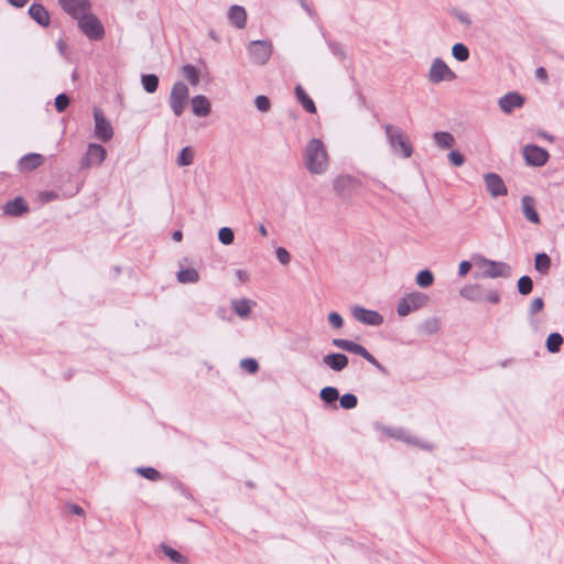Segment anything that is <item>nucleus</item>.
Returning a JSON list of instances; mask_svg holds the SVG:
<instances>
[{
	"label": "nucleus",
	"instance_id": "obj_56",
	"mask_svg": "<svg viewBox=\"0 0 564 564\" xmlns=\"http://www.w3.org/2000/svg\"><path fill=\"white\" fill-rule=\"evenodd\" d=\"M236 276L240 280V282H246L249 279V274L247 271L238 269L236 270Z\"/></svg>",
	"mask_w": 564,
	"mask_h": 564
},
{
	"label": "nucleus",
	"instance_id": "obj_11",
	"mask_svg": "<svg viewBox=\"0 0 564 564\" xmlns=\"http://www.w3.org/2000/svg\"><path fill=\"white\" fill-rule=\"evenodd\" d=\"M359 185V181L350 175H339L334 180V189L343 199L350 198Z\"/></svg>",
	"mask_w": 564,
	"mask_h": 564
},
{
	"label": "nucleus",
	"instance_id": "obj_54",
	"mask_svg": "<svg viewBox=\"0 0 564 564\" xmlns=\"http://www.w3.org/2000/svg\"><path fill=\"white\" fill-rule=\"evenodd\" d=\"M486 299L492 304H498L500 302V294L497 290H494L486 295Z\"/></svg>",
	"mask_w": 564,
	"mask_h": 564
},
{
	"label": "nucleus",
	"instance_id": "obj_45",
	"mask_svg": "<svg viewBox=\"0 0 564 564\" xmlns=\"http://www.w3.org/2000/svg\"><path fill=\"white\" fill-rule=\"evenodd\" d=\"M69 102H70V99L66 94H64V93L58 94L55 97V102H54L56 111L59 113L64 112L67 109V107L69 106Z\"/></svg>",
	"mask_w": 564,
	"mask_h": 564
},
{
	"label": "nucleus",
	"instance_id": "obj_35",
	"mask_svg": "<svg viewBox=\"0 0 564 564\" xmlns=\"http://www.w3.org/2000/svg\"><path fill=\"white\" fill-rule=\"evenodd\" d=\"M182 74L191 85L196 86L199 83V70L196 66L185 64L182 68Z\"/></svg>",
	"mask_w": 564,
	"mask_h": 564
},
{
	"label": "nucleus",
	"instance_id": "obj_39",
	"mask_svg": "<svg viewBox=\"0 0 564 564\" xmlns=\"http://www.w3.org/2000/svg\"><path fill=\"white\" fill-rule=\"evenodd\" d=\"M194 161V151L189 147H184L177 156V164L180 166H188Z\"/></svg>",
	"mask_w": 564,
	"mask_h": 564
},
{
	"label": "nucleus",
	"instance_id": "obj_47",
	"mask_svg": "<svg viewBox=\"0 0 564 564\" xmlns=\"http://www.w3.org/2000/svg\"><path fill=\"white\" fill-rule=\"evenodd\" d=\"M240 366L249 373H256L259 370V364L253 358L242 359Z\"/></svg>",
	"mask_w": 564,
	"mask_h": 564
},
{
	"label": "nucleus",
	"instance_id": "obj_38",
	"mask_svg": "<svg viewBox=\"0 0 564 564\" xmlns=\"http://www.w3.org/2000/svg\"><path fill=\"white\" fill-rule=\"evenodd\" d=\"M452 55L458 62H466L469 58V50L463 43H456L452 47Z\"/></svg>",
	"mask_w": 564,
	"mask_h": 564
},
{
	"label": "nucleus",
	"instance_id": "obj_7",
	"mask_svg": "<svg viewBox=\"0 0 564 564\" xmlns=\"http://www.w3.org/2000/svg\"><path fill=\"white\" fill-rule=\"evenodd\" d=\"M95 128V137L101 142H108L113 137V128L111 122L105 117L104 111L99 107L93 109Z\"/></svg>",
	"mask_w": 564,
	"mask_h": 564
},
{
	"label": "nucleus",
	"instance_id": "obj_49",
	"mask_svg": "<svg viewBox=\"0 0 564 564\" xmlns=\"http://www.w3.org/2000/svg\"><path fill=\"white\" fill-rule=\"evenodd\" d=\"M448 160L454 166H460L465 162L464 155L456 150H453L448 153Z\"/></svg>",
	"mask_w": 564,
	"mask_h": 564
},
{
	"label": "nucleus",
	"instance_id": "obj_27",
	"mask_svg": "<svg viewBox=\"0 0 564 564\" xmlns=\"http://www.w3.org/2000/svg\"><path fill=\"white\" fill-rule=\"evenodd\" d=\"M231 308L239 317H247L251 312V301L248 299L234 300Z\"/></svg>",
	"mask_w": 564,
	"mask_h": 564
},
{
	"label": "nucleus",
	"instance_id": "obj_15",
	"mask_svg": "<svg viewBox=\"0 0 564 564\" xmlns=\"http://www.w3.org/2000/svg\"><path fill=\"white\" fill-rule=\"evenodd\" d=\"M352 316L360 323L370 326H379L383 323V317L380 313L372 310H367L361 306L352 307Z\"/></svg>",
	"mask_w": 564,
	"mask_h": 564
},
{
	"label": "nucleus",
	"instance_id": "obj_6",
	"mask_svg": "<svg viewBox=\"0 0 564 564\" xmlns=\"http://www.w3.org/2000/svg\"><path fill=\"white\" fill-rule=\"evenodd\" d=\"M79 30L93 41H99L105 36V30L101 22L94 14L86 13L78 20Z\"/></svg>",
	"mask_w": 564,
	"mask_h": 564
},
{
	"label": "nucleus",
	"instance_id": "obj_26",
	"mask_svg": "<svg viewBox=\"0 0 564 564\" xmlns=\"http://www.w3.org/2000/svg\"><path fill=\"white\" fill-rule=\"evenodd\" d=\"M460 296L469 301L478 302L482 300V291L478 284L466 285L459 291Z\"/></svg>",
	"mask_w": 564,
	"mask_h": 564
},
{
	"label": "nucleus",
	"instance_id": "obj_42",
	"mask_svg": "<svg viewBox=\"0 0 564 564\" xmlns=\"http://www.w3.org/2000/svg\"><path fill=\"white\" fill-rule=\"evenodd\" d=\"M392 436L398 440H401L408 444H414V445L421 446L420 442L415 437L406 435L403 430H398L394 434H392ZM422 447L425 449H430V451L433 448L432 445H422Z\"/></svg>",
	"mask_w": 564,
	"mask_h": 564
},
{
	"label": "nucleus",
	"instance_id": "obj_30",
	"mask_svg": "<svg viewBox=\"0 0 564 564\" xmlns=\"http://www.w3.org/2000/svg\"><path fill=\"white\" fill-rule=\"evenodd\" d=\"M178 282L186 283H196L199 280V273L194 268L182 269L177 272Z\"/></svg>",
	"mask_w": 564,
	"mask_h": 564
},
{
	"label": "nucleus",
	"instance_id": "obj_57",
	"mask_svg": "<svg viewBox=\"0 0 564 564\" xmlns=\"http://www.w3.org/2000/svg\"><path fill=\"white\" fill-rule=\"evenodd\" d=\"M69 510L72 513L77 514V516L84 514V509L80 506L75 505V503L69 506Z\"/></svg>",
	"mask_w": 564,
	"mask_h": 564
},
{
	"label": "nucleus",
	"instance_id": "obj_63",
	"mask_svg": "<svg viewBox=\"0 0 564 564\" xmlns=\"http://www.w3.org/2000/svg\"><path fill=\"white\" fill-rule=\"evenodd\" d=\"M57 47H58V51H59L62 54H64L65 43H64V41H63V40H59V41L57 42Z\"/></svg>",
	"mask_w": 564,
	"mask_h": 564
},
{
	"label": "nucleus",
	"instance_id": "obj_9",
	"mask_svg": "<svg viewBox=\"0 0 564 564\" xmlns=\"http://www.w3.org/2000/svg\"><path fill=\"white\" fill-rule=\"evenodd\" d=\"M250 57L254 64L264 65L271 57L272 45L268 41H252L248 47Z\"/></svg>",
	"mask_w": 564,
	"mask_h": 564
},
{
	"label": "nucleus",
	"instance_id": "obj_37",
	"mask_svg": "<svg viewBox=\"0 0 564 564\" xmlns=\"http://www.w3.org/2000/svg\"><path fill=\"white\" fill-rule=\"evenodd\" d=\"M323 402L330 404L339 399V392L335 387H325L319 392Z\"/></svg>",
	"mask_w": 564,
	"mask_h": 564
},
{
	"label": "nucleus",
	"instance_id": "obj_52",
	"mask_svg": "<svg viewBox=\"0 0 564 564\" xmlns=\"http://www.w3.org/2000/svg\"><path fill=\"white\" fill-rule=\"evenodd\" d=\"M470 268H471V263L469 261H467V260L462 261L458 267V275L459 276L466 275L469 272Z\"/></svg>",
	"mask_w": 564,
	"mask_h": 564
},
{
	"label": "nucleus",
	"instance_id": "obj_1",
	"mask_svg": "<svg viewBox=\"0 0 564 564\" xmlns=\"http://www.w3.org/2000/svg\"><path fill=\"white\" fill-rule=\"evenodd\" d=\"M304 161L311 174H322L328 166V154L321 139H311L304 151Z\"/></svg>",
	"mask_w": 564,
	"mask_h": 564
},
{
	"label": "nucleus",
	"instance_id": "obj_18",
	"mask_svg": "<svg viewBox=\"0 0 564 564\" xmlns=\"http://www.w3.org/2000/svg\"><path fill=\"white\" fill-rule=\"evenodd\" d=\"M485 264L487 265L484 271V275L486 278H508L511 275V267L506 262L494 261V260H485Z\"/></svg>",
	"mask_w": 564,
	"mask_h": 564
},
{
	"label": "nucleus",
	"instance_id": "obj_61",
	"mask_svg": "<svg viewBox=\"0 0 564 564\" xmlns=\"http://www.w3.org/2000/svg\"><path fill=\"white\" fill-rule=\"evenodd\" d=\"M258 230H259V234L262 237H267L268 236V230H267V228H265V226L263 224L259 225Z\"/></svg>",
	"mask_w": 564,
	"mask_h": 564
},
{
	"label": "nucleus",
	"instance_id": "obj_19",
	"mask_svg": "<svg viewBox=\"0 0 564 564\" xmlns=\"http://www.w3.org/2000/svg\"><path fill=\"white\" fill-rule=\"evenodd\" d=\"M28 14L40 26L47 28L51 22L50 12L42 4L34 2L29 7Z\"/></svg>",
	"mask_w": 564,
	"mask_h": 564
},
{
	"label": "nucleus",
	"instance_id": "obj_58",
	"mask_svg": "<svg viewBox=\"0 0 564 564\" xmlns=\"http://www.w3.org/2000/svg\"><path fill=\"white\" fill-rule=\"evenodd\" d=\"M30 0H8L14 8H23Z\"/></svg>",
	"mask_w": 564,
	"mask_h": 564
},
{
	"label": "nucleus",
	"instance_id": "obj_36",
	"mask_svg": "<svg viewBox=\"0 0 564 564\" xmlns=\"http://www.w3.org/2000/svg\"><path fill=\"white\" fill-rule=\"evenodd\" d=\"M415 282L421 288H429L434 282V275L429 269L421 270L416 274Z\"/></svg>",
	"mask_w": 564,
	"mask_h": 564
},
{
	"label": "nucleus",
	"instance_id": "obj_62",
	"mask_svg": "<svg viewBox=\"0 0 564 564\" xmlns=\"http://www.w3.org/2000/svg\"><path fill=\"white\" fill-rule=\"evenodd\" d=\"M539 134H540L542 138H544V139H546V140H549V141H553V140H554V137H553V135H551V134H549L547 132L541 131V132H539Z\"/></svg>",
	"mask_w": 564,
	"mask_h": 564
},
{
	"label": "nucleus",
	"instance_id": "obj_23",
	"mask_svg": "<svg viewBox=\"0 0 564 564\" xmlns=\"http://www.w3.org/2000/svg\"><path fill=\"white\" fill-rule=\"evenodd\" d=\"M228 19L237 29H245L247 24V12L241 6H231L228 12Z\"/></svg>",
	"mask_w": 564,
	"mask_h": 564
},
{
	"label": "nucleus",
	"instance_id": "obj_55",
	"mask_svg": "<svg viewBox=\"0 0 564 564\" xmlns=\"http://www.w3.org/2000/svg\"><path fill=\"white\" fill-rule=\"evenodd\" d=\"M535 77L538 79H540L541 82H546L549 76H547V72L544 67L540 66L535 69Z\"/></svg>",
	"mask_w": 564,
	"mask_h": 564
},
{
	"label": "nucleus",
	"instance_id": "obj_14",
	"mask_svg": "<svg viewBox=\"0 0 564 564\" xmlns=\"http://www.w3.org/2000/svg\"><path fill=\"white\" fill-rule=\"evenodd\" d=\"M484 181L487 192L492 197L505 196L508 194V188L499 174L494 172L486 173L484 175Z\"/></svg>",
	"mask_w": 564,
	"mask_h": 564
},
{
	"label": "nucleus",
	"instance_id": "obj_17",
	"mask_svg": "<svg viewBox=\"0 0 564 564\" xmlns=\"http://www.w3.org/2000/svg\"><path fill=\"white\" fill-rule=\"evenodd\" d=\"M29 212L30 207L22 196L8 200L2 207V213L6 216L20 217Z\"/></svg>",
	"mask_w": 564,
	"mask_h": 564
},
{
	"label": "nucleus",
	"instance_id": "obj_59",
	"mask_svg": "<svg viewBox=\"0 0 564 564\" xmlns=\"http://www.w3.org/2000/svg\"><path fill=\"white\" fill-rule=\"evenodd\" d=\"M182 238H183V234H182V231H181V230H175V231H173V232H172V239H173L174 241H177V242H178V241H181V240H182Z\"/></svg>",
	"mask_w": 564,
	"mask_h": 564
},
{
	"label": "nucleus",
	"instance_id": "obj_25",
	"mask_svg": "<svg viewBox=\"0 0 564 564\" xmlns=\"http://www.w3.org/2000/svg\"><path fill=\"white\" fill-rule=\"evenodd\" d=\"M297 101L308 113H316L317 109L313 99L306 94L302 85L297 84L294 89Z\"/></svg>",
	"mask_w": 564,
	"mask_h": 564
},
{
	"label": "nucleus",
	"instance_id": "obj_10",
	"mask_svg": "<svg viewBox=\"0 0 564 564\" xmlns=\"http://www.w3.org/2000/svg\"><path fill=\"white\" fill-rule=\"evenodd\" d=\"M456 74L447 66V64L441 58L436 57L430 68L429 79L433 84H438L443 80H454Z\"/></svg>",
	"mask_w": 564,
	"mask_h": 564
},
{
	"label": "nucleus",
	"instance_id": "obj_41",
	"mask_svg": "<svg viewBox=\"0 0 564 564\" xmlns=\"http://www.w3.org/2000/svg\"><path fill=\"white\" fill-rule=\"evenodd\" d=\"M517 286H518V292L521 295H528L533 290V281H532V279L529 275H522L518 280Z\"/></svg>",
	"mask_w": 564,
	"mask_h": 564
},
{
	"label": "nucleus",
	"instance_id": "obj_20",
	"mask_svg": "<svg viewBox=\"0 0 564 564\" xmlns=\"http://www.w3.org/2000/svg\"><path fill=\"white\" fill-rule=\"evenodd\" d=\"M348 362V357L341 352H332L323 357V364L337 372L344 370Z\"/></svg>",
	"mask_w": 564,
	"mask_h": 564
},
{
	"label": "nucleus",
	"instance_id": "obj_12",
	"mask_svg": "<svg viewBox=\"0 0 564 564\" xmlns=\"http://www.w3.org/2000/svg\"><path fill=\"white\" fill-rule=\"evenodd\" d=\"M523 158L528 165L540 167L547 162L550 155L545 149L539 145L527 144L523 148Z\"/></svg>",
	"mask_w": 564,
	"mask_h": 564
},
{
	"label": "nucleus",
	"instance_id": "obj_46",
	"mask_svg": "<svg viewBox=\"0 0 564 564\" xmlns=\"http://www.w3.org/2000/svg\"><path fill=\"white\" fill-rule=\"evenodd\" d=\"M256 108L261 112H267L270 110L271 102L270 99L264 95H259L254 99Z\"/></svg>",
	"mask_w": 564,
	"mask_h": 564
},
{
	"label": "nucleus",
	"instance_id": "obj_53",
	"mask_svg": "<svg viewBox=\"0 0 564 564\" xmlns=\"http://www.w3.org/2000/svg\"><path fill=\"white\" fill-rule=\"evenodd\" d=\"M456 18L460 23H463L467 26H469L471 24V20L469 19L468 14L463 11L456 12Z\"/></svg>",
	"mask_w": 564,
	"mask_h": 564
},
{
	"label": "nucleus",
	"instance_id": "obj_32",
	"mask_svg": "<svg viewBox=\"0 0 564 564\" xmlns=\"http://www.w3.org/2000/svg\"><path fill=\"white\" fill-rule=\"evenodd\" d=\"M441 319L436 316L426 318L420 326L421 330L426 335L437 334L441 329Z\"/></svg>",
	"mask_w": 564,
	"mask_h": 564
},
{
	"label": "nucleus",
	"instance_id": "obj_5",
	"mask_svg": "<svg viewBox=\"0 0 564 564\" xmlns=\"http://www.w3.org/2000/svg\"><path fill=\"white\" fill-rule=\"evenodd\" d=\"M429 302V296L422 292H411L403 296L397 306V313L399 316H406L411 312L416 311L425 306Z\"/></svg>",
	"mask_w": 564,
	"mask_h": 564
},
{
	"label": "nucleus",
	"instance_id": "obj_13",
	"mask_svg": "<svg viewBox=\"0 0 564 564\" xmlns=\"http://www.w3.org/2000/svg\"><path fill=\"white\" fill-rule=\"evenodd\" d=\"M61 8L73 19L78 20L89 13L91 4L89 0H57Z\"/></svg>",
	"mask_w": 564,
	"mask_h": 564
},
{
	"label": "nucleus",
	"instance_id": "obj_40",
	"mask_svg": "<svg viewBox=\"0 0 564 564\" xmlns=\"http://www.w3.org/2000/svg\"><path fill=\"white\" fill-rule=\"evenodd\" d=\"M135 473L151 481H156L161 479L160 471L154 467H138L135 468Z\"/></svg>",
	"mask_w": 564,
	"mask_h": 564
},
{
	"label": "nucleus",
	"instance_id": "obj_60",
	"mask_svg": "<svg viewBox=\"0 0 564 564\" xmlns=\"http://www.w3.org/2000/svg\"><path fill=\"white\" fill-rule=\"evenodd\" d=\"M300 2L302 8L305 9L310 15H313L314 11L310 8V6L304 0H300Z\"/></svg>",
	"mask_w": 564,
	"mask_h": 564
},
{
	"label": "nucleus",
	"instance_id": "obj_43",
	"mask_svg": "<svg viewBox=\"0 0 564 564\" xmlns=\"http://www.w3.org/2000/svg\"><path fill=\"white\" fill-rule=\"evenodd\" d=\"M340 406L345 410H351L357 406L358 399L354 393H345L339 398Z\"/></svg>",
	"mask_w": 564,
	"mask_h": 564
},
{
	"label": "nucleus",
	"instance_id": "obj_8",
	"mask_svg": "<svg viewBox=\"0 0 564 564\" xmlns=\"http://www.w3.org/2000/svg\"><path fill=\"white\" fill-rule=\"evenodd\" d=\"M107 151L98 143H89L86 149L85 155L80 159V170H87L91 166H99L106 160Z\"/></svg>",
	"mask_w": 564,
	"mask_h": 564
},
{
	"label": "nucleus",
	"instance_id": "obj_31",
	"mask_svg": "<svg viewBox=\"0 0 564 564\" xmlns=\"http://www.w3.org/2000/svg\"><path fill=\"white\" fill-rule=\"evenodd\" d=\"M564 343V338L560 333H551L546 338V349L551 354L558 352Z\"/></svg>",
	"mask_w": 564,
	"mask_h": 564
},
{
	"label": "nucleus",
	"instance_id": "obj_24",
	"mask_svg": "<svg viewBox=\"0 0 564 564\" xmlns=\"http://www.w3.org/2000/svg\"><path fill=\"white\" fill-rule=\"evenodd\" d=\"M210 102L203 96L197 95L192 98V111L197 117H206L210 113Z\"/></svg>",
	"mask_w": 564,
	"mask_h": 564
},
{
	"label": "nucleus",
	"instance_id": "obj_3",
	"mask_svg": "<svg viewBox=\"0 0 564 564\" xmlns=\"http://www.w3.org/2000/svg\"><path fill=\"white\" fill-rule=\"evenodd\" d=\"M332 344L339 349L362 357L369 364L375 366L381 373L386 376L389 373L388 369L381 365L362 345L344 338H334Z\"/></svg>",
	"mask_w": 564,
	"mask_h": 564
},
{
	"label": "nucleus",
	"instance_id": "obj_16",
	"mask_svg": "<svg viewBox=\"0 0 564 564\" xmlns=\"http://www.w3.org/2000/svg\"><path fill=\"white\" fill-rule=\"evenodd\" d=\"M525 98L518 91H509L499 99V107L505 113H511L516 108H521Z\"/></svg>",
	"mask_w": 564,
	"mask_h": 564
},
{
	"label": "nucleus",
	"instance_id": "obj_22",
	"mask_svg": "<svg viewBox=\"0 0 564 564\" xmlns=\"http://www.w3.org/2000/svg\"><path fill=\"white\" fill-rule=\"evenodd\" d=\"M521 207H522V212H523V215L527 218V220H529L532 224H536V225L541 223L539 213L536 212V209L534 207V198L533 197L528 196V195L523 196L521 198Z\"/></svg>",
	"mask_w": 564,
	"mask_h": 564
},
{
	"label": "nucleus",
	"instance_id": "obj_50",
	"mask_svg": "<svg viewBox=\"0 0 564 564\" xmlns=\"http://www.w3.org/2000/svg\"><path fill=\"white\" fill-rule=\"evenodd\" d=\"M275 254H276V258L280 261V263H282L284 265L290 263L291 256H290L289 251L285 248L278 247L275 249Z\"/></svg>",
	"mask_w": 564,
	"mask_h": 564
},
{
	"label": "nucleus",
	"instance_id": "obj_29",
	"mask_svg": "<svg viewBox=\"0 0 564 564\" xmlns=\"http://www.w3.org/2000/svg\"><path fill=\"white\" fill-rule=\"evenodd\" d=\"M434 142L441 149H449L454 145V137L446 131H438L433 134Z\"/></svg>",
	"mask_w": 564,
	"mask_h": 564
},
{
	"label": "nucleus",
	"instance_id": "obj_44",
	"mask_svg": "<svg viewBox=\"0 0 564 564\" xmlns=\"http://www.w3.org/2000/svg\"><path fill=\"white\" fill-rule=\"evenodd\" d=\"M218 239L223 245H230L234 242L235 234L231 228L223 227L218 231Z\"/></svg>",
	"mask_w": 564,
	"mask_h": 564
},
{
	"label": "nucleus",
	"instance_id": "obj_51",
	"mask_svg": "<svg viewBox=\"0 0 564 564\" xmlns=\"http://www.w3.org/2000/svg\"><path fill=\"white\" fill-rule=\"evenodd\" d=\"M543 306H544V301L542 297H536L534 299L531 304H530V307H529V313L530 315H535L538 314L540 311L543 310Z\"/></svg>",
	"mask_w": 564,
	"mask_h": 564
},
{
	"label": "nucleus",
	"instance_id": "obj_64",
	"mask_svg": "<svg viewBox=\"0 0 564 564\" xmlns=\"http://www.w3.org/2000/svg\"><path fill=\"white\" fill-rule=\"evenodd\" d=\"M247 485H248L249 487H253V484H252V482H247Z\"/></svg>",
	"mask_w": 564,
	"mask_h": 564
},
{
	"label": "nucleus",
	"instance_id": "obj_28",
	"mask_svg": "<svg viewBox=\"0 0 564 564\" xmlns=\"http://www.w3.org/2000/svg\"><path fill=\"white\" fill-rule=\"evenodd\" d=\"M161 550L165 556H167L175 564H188V558L181 554L178 551L174 550L170 545L162 543Z\"/></svg>",
	"mask_w": 564,
	"mask_h": 564
},
{
	"label": "nucleus",
	"instance_id": "obj_33",
	"mask_svg": "<svg viewBox=\"0 0 564 564\" xmlns=\"http://www.w3.org/2000/svg\"><path fill=\"white\" fill-rule=\"evenodd\" d=\"M141 84L148 94H153L159 87V77L155 74H144L141 76Z\"/></svg>",
	"mask_w": 564,
	"mask_h": 564
},
{
	"label": "nucleus",
	"instance_id": "obj_2",
	"mask_svg": "<svg viewBox=\"0 0 564 564\" xmlns=\"http://www.w3.org/2000/svg\"><path fill=\"white\" fill-rule=\"evenodd\" d=\"M383 129L392 151L404 159L410 158L413 153V147L405 132L400 127L391 123H386Z\"/></svg>",
	"mask_w": 564,
	"mask_h": 564
},
{
	"label": "nucleus",
	"instance_id": "obj_4",
	"mask_svg": "<svg viewBox=\"0 0 564 564\" xmlns=\"http://www.w3.org/2000/svg\"><path fill=\"white\" fill-rule=\"evenodd\" d=\"M189 97L188 87L182 82H176L170 93L169 104L176 117L182 116Z\"/></svg>",
	"mask_w": 564,
	"mask_h": 564
},
{
	"label": "nucleus",
	"instance_id": "obj_34",
	"mask_svg": "<svg viewBox=\"0 0 564 564\" xmlns=\"http://www.w3.org/2000/svg\"><path fill=\"white\" fill-rule=\"evenodd\" d=\"M551 267V259L550 257L544 253H538L534 258V268L538 272L542 274H546Z\"/></svg>",
	"mask_w": 564,
	"mask_h": 564
},
{
	"label": "nucleus",
	"instance_id": "obj_48",
	"mask_svg": "<svg viewBox=\"0 0 564 564\" xmlns=\"http://www.w3.org/2000/svg\"><path fill=\"white\" fill-rule=\"evenodd\" d=\"M328 323L334 327V328H341L343 325H344V319L343 317L340 316L339 313L337 312H330L328 314Z\"/></svg>",
	"mask_w": 564,
	"mask_h": 564
},
{
	"label": "nucleus",
	"instance_id": "obj_21",
	"mask_svg": "<svg viewBox=\"0 0 564 564\" xmlns=\"http://www.w3.org/2000/svg\"><path fill=\"white\" fill-rule=\"evenodd\" d=\"M43 162V155L39 153H29L19 160V169L21 172H30L41 166Z\"/></svg>",
	"mask_w": 564,
	"mask_h": 564
}]
</instances>
